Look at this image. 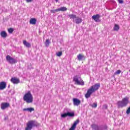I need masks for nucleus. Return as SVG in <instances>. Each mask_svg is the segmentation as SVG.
Returning a JSON list of instances; mask_svg holds the SVG:
<instances>
[{
	"mask_svg": "<svg viewBox=\"0 0 130 130\" xmlns=\"http://www.w3.org/2000/svg\"><path fill=\"white\" fill-rule=\"evenodd\" d=\"M81 22H83V19L81 18L77 17L75 20L76 24H81Z\"/></svg>",
	"mask_w": 130,
	"mask_h": 130,
	"instance_id": "17",
	"label": "nucleus"
},
{
	"mask_svg": "<svg viewBox=\"0 0 130 130\" xmlns=\"http://www.w3.org/2000/svg\"><path fill=\"white\" fill-rule=\"evenodd\" d=\"M73 101L74 106H79L81 104V101L77 98H74Z\"/></svg>",
	"mask_w": 130,
	"mask_h": 130,
	"instance_id": "8",
	"label": "nucleus"
},
{
	"mask_svg": "<svg viewBox=\"0 0 130 130\" xmlns=\"http://www.w3.org/2000/svg\"><path fill=\"white\" fill-rule=\"evenodd\" d=\"M68 116L69 117H74V116H75V112L67 111V112L61 114V117L62 118H66V117H68Z\"/></svg>",
	"mask_w": 130,
	"mask_h": 130,
	"instance_id": "6",
	"label": "nucleus"
},
{
	"mask_svg": "<svg viewBox=\"0 0 130 130\" xmlns=\"http://www.w3.org/2000/svg\"><path fill=\"white\" fill-rule=\"evenodd\" d=\"M23 101L26 102V103H33V95L31 93V91H28L27 92L25 93L23 97Z\"/></svg>",
	"mask_w": 130,
	"mask_h": 130,
	"instance_id": "3",
	"label": "nucleus"
},
{
	"mask_svg": "<svg viewBox=\"0 0 130 130\" xmlns=\"http://www.w3.org/2000/svg\"><path fill=\"white\" fill-rule=\"evenodd\" d=\"M59 10V12H66V11H67L68 9L67 8V7H61L60 8H58Z\"/></svg>",
	"mask_w": 130,
	"mask_h": 130,
	"instance_id": "21",
	"label": "nucleus"
},
{
	"mask_svg": "<svg viewBox=\"0 0 130 130\" xmlns=\"http://www.w3.org/2000/svg\"><path fill=\"white\" fill-rule=\"evenodd\" d=\"M75 129H76V127H74L73 125H72L71 128L69 129V130H75Z\"/></svg>",
	"mask_w": 130,
	"mask_h": 130,
	"instance_id": "32",
	"label": "nucleus"
},
{
	"mask_svg": "<svg viewBox=\"0 0 130 130\" xmlns=\"http://www.w3.org/2000/svg\"><path fill=\"white\" fill-rule=\"evenodd\" d=\"M11 82L13 84H19L20 83V80L17 78L13 77L11 79Z\"/></svg>",
	"mask_w": 130,
	"mask_h": 130,
	"instance_id": "12",
	"label": "nucleus"
},
{
	"mask_svg": "<svg viewBox=\"0 0 130 130\" xmlns=\"http://www.w3.org/2000/svg\"><path fill=\"white\" fill-rule=\"evenodd\" d=\"M110 3L112 5H115L116 4V2H115V1H114V0H111Z\"/></svg>",
	"mask_w": 130,
	"mask_h": 130,
	"instance_id": "30",
	"label": "nucleus"
},
{
	"mask_svg": "<svg viewBox=\"0 0 130 130\" xmlns=\"http://www.w3.org/2000/svg\"><path fill=\"white\" fill-rule=\"evenodd\" d=\"M68 16L69 17V18L70 19H76L77 18V16H76V15L74 14H70L68 15Z\"/></svg>",
	"mask_w": 130,
	"mask_h": 130,
	"instance_id": "22",
	"label": "nucleus"
},
{
	"mask_svg": "<svg viewBox=\"0 0 130 130\" xmlns=\"http://www.w3.org/2000/svg\"><path fill=\"white\" fill-rule=\"evenodd\" d=\"M57 12H59L58 9H55V10H52L50 11V13H52L53 14H54Z\"/></svg>",
	"mask_w": 130,
	"mask_h": 130,
	"instance_id": "24",
	"label": "nucleus"
},
{
	"mask_svg": "<svg viewBox=\"0 0 130 130\" xmlns=\"http://www.w3.org/2000/svg\"><path fill=\"white\" fill-rule=\"evenodd\" d=\"M121 73V71L120 70H117L115 73V75H119Z\"/></svg>",
	"mask_w": 130,
	"mask_h": 130,
	"instance_id": "27",
	"label": "nucleus"
},
{
	"mask_svg": "<svg viewBox=\"0 0 130 130\" xmlns=\"http://www.w3.org/2000/svg\"><path fill=\"white\" fill-rule=\"evenodd\" d=\"M8 32L9 33H10V34H12V33H13V32H14V28H10L8 29Z\"/></svg>",
	"mask_w": 130,
	"mask_h": 130,
	"instance_id": "25",
	"label": "nucleus"
},
{
	"mask_svg": "<svg viewBox=\"0 0 130 130\" xmlns=\"http://www.w3.org/2000/svg\"><path fill=\"white\" fill-rule=\"evenodd\" d=\"M1 36L3 38H6L8 36V34L6 31H2L1 32Z\"/></svg>",
	"mask_w": 130,
	"mask_h": 130,
	"instance_id": "15",
	"label": "nucleus"
},
{
	"mask_svg": "<svg viewBox=\"0 0 130 130\" xmlns=\"http://www.w3.org/2000/svg\"><path fill=\"white\" fill-rule=\"evenodd\" d=\"M119 30V25H118V24H115L113 28V30L117 31Z\"/></svg>",
	"mask_w": 130,
	"mask_h": 130,
	"instance_id": "19",
	"label": "nucleus"
},
{
	"mask_svg": "<svg viewBox=\"0 0 130 130\" xmlns=\"http://www.w3.org/2000/svg\"><path fill=\"white\" fill-rule=\"evenodd\" d=\"M99 88H100V83H96L95 85L91 86L90 88L87 90L86 93L85 94V98H86V99L90 98L91 95L95 92V91H97Z\"/></svg>",
	"mask_w": 130,
	"mask_h": 130,
	"instance_id": "1",
	"label": "nucleus"
},
{
	"mask_svg": "<svg viewBox=\"0 0 130 130\" xmlns=\"http://www.w3.org/2000/svg\"><path fill=\"white\" fill-rule=\"evenodd\" d=\"M23 44L26 46V47H28V48L31 47V44L30 43L27 42V41H23Z\"/></svg>",
	"mask_w": 130,
	"mask_h": 130,
	"instance_id": "18",
	"label": "nucleus"
},
{
	"mask_svg": "<svg viewBox=\"0 0 130 130\" xmlns=\"http://www.w3.org/2000/svg\"><path fill=\"white\" fill-rule=\"evenodd\" d=\"M130 103L129 98L125 96L122 99V101H119L117 102L118 108H123L127 106V104Z\"/></svg>",
	"mask_w": 130,
	"mask_h": 130,
	"instance_id": "2",
	"label": "nucleus"
},
{
	"mask_svg": "<svg viewBox=\"0 0 130 130\" xmlns=\"http://www.w3.org/2000/svg\"><path fill=\"white\" fill-rule=\"evenodd\" d=\"M57 56L60 57L61 55H62V52L59 51L56 53Z\"/></svg>",
	"mask_w": 130,
	"mask_h": 130,
	"instance_id": "26",
	"label": "nucleus"
},
{
	"mask_svg": "<svg viewBox=\"0 0 130 130\" xmlns=\"http://www.w3.org/2000/svg\"><path fill=\"white\" fill-rule=\"evenodd\" d=\"M91 106L93 108H96V107H97V103H93L92 105H91Z\"/></svg>",
	"mask_w": 130,
	"mask_h": 130,
	"instance_id": "28",
	"label": "nucleus"
},
{
	"mask_svg": "<svg viewBox=\"0 0 130 130\" xmlns=\"http://www.w3.org/2000/svg\"><path fill=\"white\" fill-rule=\"evenodd\" d=\"M91 128L93 130H107L108 129V126L107 125H100V126L96 124H92L91 125Z\"/></svg>",
	"mask_w": 130,
	"mask_h": 130,
	"instance_id": "4",
	"label": "nucleus"
},
{
	"mask_svg": "<svg viewBox=\"0 0 130 130\" xmlns=\"http://www.w3.org/2000/svg\"><path fill=\"white\" fill-rule=\"evenodd\" d=\"M126 114H129V113H130V106L126 110Z\"/></svg>",
	"mask_w": 130,
	"mask_h": 130,
	"instance_id": "29",
	"label": "nucleus"
},
{
	"mask_svg": "<svg viewBox=\"0 0 130 130\" xmlns=\"http://www.w3.org/2000/svg\"><path fill=\"white\" fill-rule=\"evenodd\" d=\"M8 107H10V104L8 103H3L1 104V109L3 110H5Z\"/></svg>",
	"mask_w": 130,
	"mask_h": 130,
	"instance_id": "9",
	"label": "nucleus"
},
{
	"mask_svg": "<svg viewBox=\"0 0 130 130\" xmlns=\"http://www.w3.org/2000/svg\"><path fill=\"white\" fill-rule=\"evenodd\" d=\"M6 60L11 64H14V63H16V62H18V60L13 58L9 55L6 56Z\"/></svg>",
	"mask_w": 130,
	"mask_h": 130,
	"instance_id": "7",
	"label": "nucleus"
},
{
	"mask_svg": "<svg viewBox=\"0 0 130 130\" xmlns=\"http://www.w3.org/2000/svg\"><path fill=\"white\" fill-rule=\"evenodd\" d=\"M10 85H8V88H10Z\"/></svg>",
	"mask_w": 130,
	"mask_h": 130,
	"instance_id": "36",
	"label": "nucleus"
},
{
	"mask_svg": "<svg viewBox=\"0 0 130 130\" xmlns=\"http://www.w3.org/2000/svg\"><path fill=\"white\" fill-rule=\"evenodd\" d=\"M73 82H75L76 85L80 86H84L85 85V82L83 80L79 81V77L77 75L73 77Z\"/></svg>",
	"mask_w": 130,
	"mask_h": 130,
	"instance_id": "5",
	"label": "nucleus"
},
{
	"mask_svg": "<svg viewBox=\"0 0 130 130\" xmlns=\"http://www.w3.org/2000/svg\"><path fill=\"white\" fill-rule=\"evenodd\" d=\"M108 106H107V105H104L103 106V109H107Z\"/></svg>",
	"mask_w": 130,
	"mask_h": 130,
	"instance_id": "31",
	"label": "nucleus"
},
{
	"mask_svg": "<svg viewBox=\"0 0 130 130\" xmlns=\"http://www.w3.org/2000/svg\"><path fill=\"white\" fill-rule=\"evenodd\" d=\"M4 119L5 120H7V119H8V117H5Z\"/></svg>",
	"mask_w": 130,
	"mask_h": 130,
	"instance_id": "35",
	"label": "nucleus"
},
{
	"mask_svg": "<svg viewBox=\"0 0 130 130\" xmlns=\"http://www.w3.org/2000/svg\"><path fill=\"white\" fill-rule=\"evenodd\" d=\"M100 18V15L96 14L92 16V19L94 20L95 22H101V20L99 19Z\"/></svg>",
	"mask_w": 130,
	"mask_h": 130,
	"instance_id": "10",
	"label": "nucleus"
},
{
	"mask_svg": "<svg viewBox=\"0 0 130 130\" xmlns=\"http://www.w3.org/2000/svg\"><path fill=\"white\" fill-rule=\"evenodd\" d=\"M36 22H37V20H36V18H31L29 20V24L36 25Z\"/></svg>",
	"mask_w": 130,
	"mask_h": 130,
	"instance_id": "13",
	"label": "nucleus"
},
{
	"mask_svg": "<svg viewBox=\"0 0 130 130\" xmlns=\"http://www.w3.org/2000/svg\"><path fill=\"white\" fill-rule=\"evenodd\" d=\"M80 123V119H77L75 121H74V123L73 124L72 126L76 127L77 124Z\"/></svg>",
	"mask_w": 130,
	"mask_h": 130,
	"instance_id": "20",
	"label": "nucleus"
},
{
	"mask_svg": "<svg viewBox=\"0 0 130 130\" xmlns=\"http://www.w3.org/2000/svg\"><path fill=\"white\" fill-rule=\"evenodd\" d=\"M26 3H32L33 2V0H25Z\"/></svg>",
	"mask_w": 130,
	"mask_h": 130,
	"instance_id": "34",
	"label": "nucleus"
},
{
	"mask_svg": "<svg viewBox=\"0 0 130 130\" xmlns=\"http://www.w3.org/2000/svg\"><path fill=\"white\" fill-rule=\"evenodd\" d=\"M119 4H123V0H117Z\"/></svg>",
	"mask_w": 130,
	"mask_h": 130,
	"instance_id": "33",
	"label": "nucleus"
},
{
	"mask_svg": "<svg viewBox=\"0 0 130 130\" xmlns=\"http://www.w3.org/2000/svg\"><path fill=\"white\" fill-rule=\"evenodd\" d=\"M34 108L32 107L24 108L23 109V111H29V112H32V111H34Z\"/></svg>",
	"mask_w": 130,
	"mask_h": 130,
	"instance_id": "14",
	"label": "nucleus"
},
{
	"mask_svg": "<svg viewBox=\"0 0 130 130\" xmlns=\"http://www.w3.org/2000/svg\"><path fill=\"white\" fill-rule=\"evenodd\" d=\"M77 58L78 59V60H83L84 59H85V56L79 54L78 56H77Z\"/></svg>",
	"mask_w": 130,
	"mask_h": 130,
	"instance_id": "16",
	"label": "nucleus"
},
{
	"mask_svg": "<svg viewBox=\"0 0 130 130\" xmlns=\"http://www.w3.org/2000/svg\"><path fill=\"white\" fill-rule=\"evenodd\" d=\"M49 44H50V41H49V40L47 39L45 42V46L48 47L49 46Z\"/></svg>",
	"mask_w": 130,
	"mask_h": 130,
	"instance_id": "23",
	"label": "nucleus"
},
{
	"mask_svg": "<svg viewBox=\"0 0 130 130\" xmlns=\"http://www.w3.org/2000/svg\"><path fill=\"white\" fill-rule=\"evenodd\" d=\"M7 88V83L2 81L0 83V90H5Z\"/></svg>",
	"mask_w": 130,
	"mask_h": 130,
	"instance_id": "11",
	"label": "nucleus"
}]
</instances>
